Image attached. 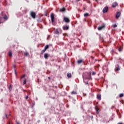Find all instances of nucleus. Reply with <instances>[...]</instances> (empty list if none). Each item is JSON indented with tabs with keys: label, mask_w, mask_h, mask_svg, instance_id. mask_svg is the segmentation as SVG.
I'll return each instance as SVG.
<instances>
[{
	"label": "nucleus",
	"mask_w": 124,
	"mask_h": 124,
	"mask_svg": "<svg viewBox=\"0 0 124 124\" xmlns=\"http://www.w3.org/2000/svg\"><path fill=\"white\" fill-rule=\"evenodd\" d=\"M62 32V31L61 29H56L54 33L55 34H60Z\"/></svg>",
	"instance_id": "obj_1"
},
{
	"label": "nucleus",
	"mask_w": 124,
	"mask_h": 124,
	"mask_svg": "<svg viewBox=\"0 0 124 124\" xmlns=\"http://www.w3.org/2000/svg\"><path fill=\"white\" fill-rule=\"evenodd\" d=\"M50 18L51 20V23H54L55 22V14L51 13L50 15Z\"/></svg>",
	"instance_id": "obj_2"
},
{
	"label": "nucleus",
	"mask_w": 124,
	"mask_h": 124,
	"mask_svg": "<svg viewBox=\"0 0 124 124\" xmlns=\"http://www.w3.org/2000/svg\"><path fill=\"white\" fill-rule=\"evenodd\" d=\"M30 15H31V17H32V18L33 19H35V17L36 16V14H35V12H31V14H30Z\"/></svg>",
	"instance_id": "obj_3"
},
{
	"label": "nucleus",
	"mask_w": 124,
	"mask_h": 124,
	"mask_svg": "<svg viewBox=\"0 0 124 124\" xmlns=\"http://www.w3.org/2000/svg\"><path fill=\"white\" fill-rule=\"evenodd\" d=\"M104 28H105V25L103 24L101 25V26L97 27V30H98V31H101V30H102V29H104Z\"/></svg>",
	"instance_id": "obj_4"
},
{
	"label": "nucleus",
	"mask_w": 124,
	"mask_h": 124,
	"mask_svg": "<svg viewBox=\"0 0 124 124\" xmlns=\"http://www.w3.org/2000/svg\"><path fill=\"white\" fill-rule=\"evenodd\" d=\"M121 16V12H117L115 14V18L116 19H119V17Z\"/></svg>",
	"instance_id": "obj_5"
},
{
	"label": "nucleus",
	"mask_w": 124,
	"mask_h": 124,
	"mask_svg": "<svg viewBox=\"0 0 124 124\" xmlns=\"http://www.w3.org/2000/svg\"><path fill=\"white\" fill-rule=\"evenodd\" d=\"M107 11H108V7L106 6L103 8L102 12L103 13H106Z\"/></svg>",
	"instance_id": "obj_6"
},
{
	"label": "nucleus",
	"mask_w": 124,
	"mask_h": 124,
	"mask_svg": "<svg viewBox=\"0 0 124 124\" xmlns=\"http://www.w3.org/2000/svg\"><path fill=\"white\" fill-rule=\"evenodd\" d=\"M63 31H67L69 29V26H63L62 27Z\"/></svg>",
	"instance_id": "obj_7"
},
{
	"label": "nucleus",
	"mask_w": 124,
	"mask_h": 124,
	"mask_svg": "<svg viewBox=\"0 0 124 124\" xmlns=\"http://www.w3.org/2000/svg\"><path fill=\"white\" fill-rule=\"evenodd\" d=\"M64 22H65V23H69V22H70V20H69V18L68 17H64L63 19Z\"/></svg>",
	"instance_id": "obj_8"
},
{
	"label": "nucleus",
	"mask_w": 124,
	"mask_h": 124,
	"mask_svg": "<svg viewBox=\"0 0 124 124\" xmlns=\"http://www.w3.org/2000/svg\"><path fill=\"white\" fill-rule=\"evenodd\" d=\"M66 9L65 8H62L60 9L59 12H65Z\"/></svg>",
	"instance_id": "obj_9"
},
{
	"label": "nucleus",
	"mask_w": 124,
	"mask_h": 124,
	"mask_svg": "<svg viewBox=\"0 0 124 124\" xmlns=\"http://www.w3.org/2000/svg\"><path fill=\"white\" fill-rule=\"evenodd\" d=\"M117 5H118V3L115 2L114 3H112L111 6L112 7L115 8L116 7V6H117Z\"/></svg>",
	"instance_id": "obj_10"
},
{
	"label": "nucleus",
	"mask_w": 124,
	"mask_h": 124,
	"mask_svg": "<svg viewBox=\"0 0 124 124\" xmlns=\"http://www.w3.org/2000/svg\"><path fill=\"white\" fill-rule=\"evenodd\" d=\"M48 57H49L48 53L44 54V58H45V59H46V60H47V59H48Z\"/></svg>",
	"instance_id": "obj_11"
},
{
	"label": "nucleus",
	"mask_w": 124,
	"mask_h": 124,
	"mask_svg": "<svg viewBox=\"0 0 124 124\" xmlns=\"http://www.w3.org/2000/svg\"><path fill=\"white\" fill-rule=\"evenodd\" d=\"M97 98L98 99V100H101V95L98 94L97 95Z\"/></svg>",
	"instance_id": "obj_12"
},
{
	"label": "nucleus",
	"mask_w": 124,
	"mask_h": 124,
	"mask_svg": "<svg viewBox=\"0 0 124 124\" xmlns=\"http://www.w3.org/2000/svg\"><path fill=\"white\" fill-rule=\"evenodd\" d=\"M121 69V67H120L118 65L117 67H115V70L116 71H119Z\"/></svg>",
	"instance_id": "obj_13"
},
{
	"label": "nucleus",
	"mask_w": 124,
	"mask_h": 124,
	"mask_svg": "<svg viewBox=\"0 0 124 124\" xmlns=\"http://www.w3.org/2000/svg\"><path fill=\"white\" fill-rule=\"evenodd\" d=\"M8 89H9V92L10 93V92L12 91V85H11V84L9 85Z\"/></svg>",
	"instance_id": "obj_14"
},
{
	"label": "nucleus",
	"mask_w": 124,
	"mask_h": 124,
	"mask_svg": "<svg viewBox=\"0 0 124 124\" xmlns=\"http://www.w3.org/2000/svg\"><path fill=\"white\" fill-rule=\"evenodd\" d=\"M71 76H72L71 73H68L67 74V77H68V78H71Z\"/></svg>",
	"instance_id": "obj_15"
},
{
	"label": "nucleus",
	"mask_w": 124,
	"mask_h": 124,
	"mask_svg": "<svg viewBox=\"0 0 124 124\" xmlns=\"http://www.w3.org/2000/svg\"><path fill=\"white\" fill-rule=\"evenodd\" d=\"M3 19L5 20H6L8 19V17H7V16L5 14L4 15V16H3Z\"/></svg>",
	"instance_id": "obj_16"
},
{
	"label": "nucleus",
	"mask_w": 124,
	"mask_h": 124,
	"mask_svg": "<svg viewBox=\"0 0 124 124\" xmlns=\"http://www.w3.org/2000/svg\"><path fill=\"white\" fill-rule=\"evenodd\" d=\"M14 68L15 71V73L16 76H17V72L16 71V66L15 65H14Z\"/></svg>",
	"instance_id": "obj_17"
},
{
	"label": "nucleus",
	"mask_w": 124,
	"mask_h": 124,
	"mask_svg": "<svg viewBox=\"0 0 124 124\" xmlns=\"http://www.w3.org/2000/svg\"><path fill=\"white\" fill-rule=\"evenodd\" d=\"M49 48V45H46L44 47V49L46 51V50H47V49Z\"/></svg>",
	"instance_id": "obj_18"
},
{
	"label": "nucleus",
	"mask_w": 124,
	"mask_h": 124,
	"mask_svg": "<svg viewBox=\"0 0 124 124\" xmlns=\"http://www.w3.org/2000/svg\"><path fill=\"white\" fill-rule=\"evenodd\" d=\"M82 62H83V60H79L78 61V64L82 63Z\"/></svg>",
	"instance_id": "obj_19"
},
{
	"label": "nucleus",
	"mask_w": 124,
	"mask_h": 124,
	"mask_svg": "<svg viewBox=\"0 0 124 124\" xmlns=\"http://www.w3.org/2000/svg\"><path fill=\"white\" fill-rule=\"evenodd\" d=\"M26 84H27V79H25L23 80V85H26Z\"/></svg>",
	"instance_id": "obj_20"
},
{
	"label": "nucleus",
	"mask_w": 124,
	"mask_h": 124,
	"mask_svg": "<svg viewBox=\"0 0 124 124\" xmlns=\"http://www.w3.org/2000/svg\"><path fill=\"white\" fill-rule=\"evenodd\" d=\"M95 110H96V114H99V111H98V110H99V108H95Z\"/></svg>",
	"instance_id": "obj_21"
},
{
	"label": "nucleus",
	"mask_w": 124,
	"mask_h": 124,
	"mask_svg": "<svg viewBox=\"0 0 124 124\" xmlns=\"http://www.w3.org/2000/svg\"><path fill=\"white\" fill-rule=\"evenodd\" d=\"M46 51V50L45 49L42 50L41 54V55H43V54H44V53H45V51Z\"/></svg>",
	"instance_id": "obj_22"
},
{
	"label": "nucleus",
	"mask_w": 124,
	"mask_h": 124,
	"mask_svg": "<svg viewBox=\"0 0 124 124\" xmlns=\"http://www.w3.org/2000/svg\"><path fill=\"white\" fill-rule=\"evenodd\" d=\"M8 55L9 56V57H12V52L11 51H9L8 52Z\"/></svg>",
	"instance_id": "obj_23"
},
{
	"label": "nucleus",
	"mask_w": 124,
	"mask_h": 124,
	"mask_svg": "<svg viewBox=\"0 0 124 124\" xmlns=\"http://www.w3.org/2000/svg\"><path fill=\"white\" fill-rule=\"evenodd\" d=\"M71 94H77V92L76 91H72L71 92Z\"/></svg>",
	"instance_id": "obj_24"
},
{
	"label": "nucleus",
	"mask_w": 124,
	"mask_h": 124,
	"mask_svg": "<svg viewBox=\"0 0 124 124\" xmlns=\"http://www.w3.org/2000/svg\"><path fill=\"white\" fill-rule=\"evenodd\" d=\"M84 17H88V16H89V13H85L84 14Z\"/></svg>",
	"instance_id": "obj_25"
},
{
	"label": "nucleus",
	"mask_w": 124,
	"mask_h": 124,
	"mask_svg": "<svg viewBox=\"0 0 124 124\" xmlns=\"http://www.w3.org/2000/svg\"><path fill=\"white\" fill-rule=\"evenodd\" d=\"M23 13H24L25 14H26V13H27V9L26 8H25L24 9V10H23Z\"/></svg>",
	"instance_id": "obj_26"
},
{
	"label": "nucleus",
	"mask_w": 124,
	"mask_h": 124,
	"mask_svg": "<svg viewBox=\"0 0 124 124\" xmlns=\"http://www.w3.org/2000/svg\"><path fill=\"white\" fill-rule=\"evenodd\" d=\"M113 28H117L118 26H117V24H114V25H112Z\"/></svg>",
	"instance_id": "obj_27"
},
{
	"label": "nucleus",
	"mask_w": 124,
	"mask_h": 124,
	"mask_svg": "<svg viewBox=\"0 0 124 124\" xmlns=\"http://www.w3.org/2000/svg\"><path fill=\"white\" fill-rule=\"evenodd\" d=\"M100 40H102V41H103V37H101L100 35Z\"/></svg>",
	"instance_id": "obj_28"
},
{
	"label": "nucleus",
	"mask_w": 124,
	"mask_h": 124,
	"mask_svg": "<svg viewBox=\"0 0 124 124\" xmlns=\"http://www.w3.org/2000/svg\"><path fill=\"white\" fill-rule=\"evenodd\" d=\"M84 83H85V85H89V82L85 81V80H83Z\"/></svg>",
	"instance_id": "obj_29"
},
{
	"label": "nucleus",
	"mask_w": 124,
	"mask_h": 124,
	"mask_svg": "<svg viewBox=\"0 0 124 124\" xmlns=\"http://www.w3.org/2000/svg\"><path fill=\"white\" fill-rule=\"evenodd\" d=\"M123 96H124V93H121V94H120L119 97H123Z\"/></svg>",
	"instance_id": "obj_30"
},
{
	"label": "nucleus",
	"mask_w": 124,
	"mask_h": 124,
	"mask_svg": "<svg viewBox=\"0 0 124 124\" xmlns=\"http://www.w3.org/2000/svg\"><path fill=\"white\" fill-rule=\"evenodd\" d=\"M25 76H26V75H23L22 76H21V77H20V79H23V78H24V77H25Z\"/></svg>",
	"instance_id": "obj_31"
},
{
	"label": "nucleus",
	"mask_w": 124,
	"mask_h": 124,
	"mask_svg": "<svg viewBox=\"0 0 124 124\" xmlns=\"http://www.w3.org/2000/svg\"><path fill=\"white\" fill-rule=\"evenodd\" d=\"M91 78V74H90L89 78H87V79H89L90 80Z\"/></svg>",
	"instance_id": "obj_32"
},
{
	"label": "nucleus",
	"mask_w": 124,
	"mask_h": 124,
	"mask_svg": "<svg viewBox=\"0 0 124 124\" xmlns=\"http://www.w3.org/2000/svg\"><path fill=\"white\" fill-rule=\"evenodd\" d=\"M92 75H95V72L93 71L92 73Z\"/></svg>",
	"instance_id": "obj_33"
},
{
	"label": "nucleus",
	"mask_w": 124,
	"mask_h": 124,
	"mask_svg": "<svg viewBox=\"0 0 124 124\" xmlns=\"http://www.w3.org/2000/svg\"><path fill=\"white\" fill-rule=\"evenodd\" d=\"M111 54H112V55H114V50H111Z\"/></svg>",
	"instance_id": "obj_34"
},
{
	"label": "nucleus",
	"mask_w": 124,
	"mask_h": 124,
	"mask_svg": "<svg viewBox=\"0 0 124 124\" xmlns=\"http://www.w3.org/2000/svg\"><path fill=\"white\" fill-rule=\"evenodd\" d=\"M2 23V21H1V17L0 16V24H1Z\"/></svg>",
	"instance_id": "obj_35"
},
{
	"label": "nucleus",
	"mask_w": 124,
	"mask_h": 124,
	"mask_svg": "<svg viewBox=\"0 0 124 124\" xmlns=\"http://www.w3.org/2000/svg\"><path fill=\"white\" fill-rule=\"evenodd\" d=\"M118 51H119V52H121V51H122V48L121 47H119L118 48Z\"/></svg>",
	"instance_id": "obj_36"
},
{
	"label": "nucleus",
	"mask_w": 124,
	"mask_h": 124,
	"mask_svg": "<svg viewBox=\"0 0 124 124\" xmlns=\"http://www.w3.org/2000/svg\"><path fill=\"white\" fill-rule=\"evenodd\" d=\"M5 118H6V119H8V117H7V114L5 113Z\"/></svg>",
	"instance_id": "obj_37"
},
{
	"label": "nucleus",
	"mask_w": 124,
	"mask_h": 124,
	"mask_svg": "<svg viewBox=\"0 0 124 124\" xmlns=\"http://www.w3.org/2000/svg\"><path fill=\"white\" fill-rule=\"evenodd\" d=\"M28 98H29V96L28 95H26V97H25V99H28Z\"/></svg>",
	"instance_id": "obj_38"
},
{
	"label": "nucleus",
	"mask_w": 124,
	"mask_h": 124,
	"mask_svg": "<svg viewBox=\"0 0 124 124\" xmlns=\"http://www.w3.org/2000/svg\"><path fill=\"white\" fill-rule=\"evenodd\" d=\"M28 55H29V53H28V52H25V56H27Z\"/></svg>",
	"instance_id": "obj_39"
},
{
	"label": "nucleus",
	"mask_w": 124,
	"mask_h": 124,
	"mask_svg": "<svg viewBox=\"0 0 124 124\" xmlns=\"http://www.w3.org/2000/svg\"><path fill=\"white\" fill-rule=\"evenodd\" d=\"M90 118L91 119H93V116H90Z\"/></svg>",
	"instance_id": "obj_40"
},
{
	"label": "nucleus",
	"mask_w": 124,
	"mask_h": 124,
	"mask_svg": "<svg viewBox=\"0 0 124 124\" xmlns=\"http://www.w3.org/2000/svg\"><path fill=\"white\" fill-rule=\"evenodd\" d=\"M16 124H20V123H19V122H16Z\"/></svg>",
	"instance_id": "obj_41"
},
{
	"label": "nucleus",
	"mask_w": 124,
	"mask_h": 124,
	"mask_svg": "<svg viewBox=\"0 0 124 124\" xmlns=\"http://www.w3.org/2000/svg\"><path fill=\"white\" fill-rule=\"evenodd\" d=\"M92 59H94V57H93V56H91Z\"/></svg>",
	"instance_id": "obj_42"
},
{
	"label": "nucleus",
	"mask_w": 124,
	"mask_h": 124,
	"mask_svg": "<svg viewBox=\"0 0 124 124\" xmlns=\"http://www.w3.org/2000/svg\"><path fill=\"white\" fill-rule=\"evenodd\" d=\"M48 79H51V78L50 77H48Z\"/></svg>",
	"instance_id": "obj_43"
},
{
	"label": "nucleus",
	"mask_w": 124,
	"mask_h": 124,
	"mask_svg": "<svg viewBox=\"0 0 124 124\" xmlns=\"http://www.w3.org/2000/svg\"><path fill=\"white\" fill-rule=\"evenodd\" d=\"M27 91V90H24V92H26Z\"/></svg>",
	"instance_id": "obj_44"
},
{
	"label": "nucleus",
	"mask_w": 124,
	"mask_h": 124,
	"mask_svg": "<svg viewBox=\"0 0 124 124\" xmlns=\"http://www.w3.org/2000/svg\"><path fill=\"white\" fill-rule=\"evenodd\" d=\"M49 37H50V35H48V38H49Z\"/></svg>",
	"instance_id": "obj_45"
},
{
	"label": "nucleus",
	"mask_w": 124,
	"mask_h": 124,
	"mask_svg": "<svg viewBox=\"0 0 124 124\" xmlns=\"http://www.w3.org/2000/svg\"><path fill=\"white\" fill-rule=\"evenodd\" d=\"M2 14H3V12H2Z\"/></svg>",
	"instance_id": "obj_46"
},
{
	"label": "nucleus",
	"mask_w": 124,
	"mask_h": 124,
	"mask_svg": "<svg viewBox=\"0 0 124 124\" xmlns=\"http://www.w3.org/2000/svg\"><path fill=\"white\" fill-rule=\"evenodd\" d=\"M9 116H11V115H10V114H9Z\"/></svg>",
	"instance_id": "obj_47"
},
{
	"label": "nucleus",
	"mask_w": 124,
	"mask_h": 124,
	"mask_svg": "<svg viewBox=\"0 0 124 124\" xmlns=\"http://www.w3.org/2000/svg\"><path fill=\"white\" fill-rule=\"evenodd\" d=\"M123 66H124V64L123 65Z\"/></svg>",
	"instance_id": "obj_48"
}]
</instances>
